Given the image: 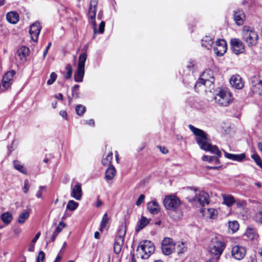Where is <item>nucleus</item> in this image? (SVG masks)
Returning <instances> with one entry per match:
<instances>
[{"instance_id": "473e14b6", "label": "nucleus", "mask_w": 262, "mask_h": 262, "mask_svg": "<svg viewBox=\"0 0 262 262\" xmlns=\"http://www.w3.org/2000/svg\"><path fill=\"white\" fill-rule=\"evenodd\" d=\"M108 220L109 218L108 217L107 214V213H105L102 217L100 224V230L101 232H102L103 230L106 228Z\"/></svg>"}, {"instance_id": "cd10ccee", "label": "nucleus", "mask_w": 262, "mask_h": 262, "mask_svg": "<svg viewBox=\"0 0 262 262\" xmlns=\"http://www.w3.org/2000/svg\"><path fill=\"white\" fill-rule=\"evenodd\" d=\"M1 219L6 225L9 224L12 220V214L9 212H6L2 213L0 217Z\"/></svg>"}, {"instance_id": "ddd939ff", "label": "nucleus", "mask_w": 262, "mask_h": 262, "mask_svg": "<svg viewBox=\"0 0 262 262\" xmlns=\"http://www.w3.org/2000/svg\"><path fill=\"white\" fill-rule=\"evenodd\" d=\"M230 43L232 51L234 54L238 55L244 53L245 46L240 39L237 38L232 39Z\"/></svg>"}, {"instance_id": "37998d69", "label": "nucleus", "mask_w": 262, "mask_h": 262, "mask_svg": "<svg viewBox=\"0 0 262 262\" xmlns=\"http://www.w3.org/2000/svg\"><path fill=\"white\" fill-rule=\"evenodd\" d=\"M85 111V107L82 105H78L76 107V112L77 115H82Z\"/></svg>"}, {"instance_id": "f704fd0d", "label": "nucleus", "mask_w": 262, "mask_h": 262, "mask_svg": "<svg viewBox=\"0 0 262 262\" xmlns=\"http://www.w3.org/2000/svg\"><path fill=\"white\" fill-rule=\"evenodd\" d=\"M97 8H89L88 15L89 18L92 20V23L94 25H95V17Z\"/></svg>"}, {"instance_id": "c85d7f7f", "label": "nucleus", "mask_w": 262, "mask_h": 262, "mask_svg": "<svg viewBox=\"0 0 262 262\" xmlns=\"http://www.w3.org/2000/svg\"><path fill=\"white\" fill-rule=\"evenodd\" d=\"M13 166L14 168L19 171L20 172L26 174L27 173V170L24 167V165L22 164L20 162L18 161H14Z\"/></svg>"}, {"instance_id": "9b49d317", "label": "nucleus", "mask_w": 262, "mask_h": 262, "mask_svg": "<svg viewBox=\"0 0 262 262\" xmlns=\"http://www.w3.org/2000/svg\"><path fill=\"white\" fill-rule=\"evenodd\" d=\"M175 244L172 238H165L162 242L161 248L163 253L166 255L172 253L175 249Z\"/></svg>"}, {"instance_id": "c756f323", "label": "nucleus", "mask_w": 262, "mask_h": 262, "mask_svg": "<svg viewBox=\"0 0 262 262\" xmlns=\"http://www.w3.org/2000/svg\"><path fill=\"white\" fill-rule=\"evenodd\" d=\"M213 41L210 36H205L202 40V46L207 49H210Z\"/></svg>"}, {"instance_id": "8fccbe9b", "label": "nucleus", "mask_w": 262, "mask_h": 262, "mask_svg": "<svg viewBox=\"0 0 262 262\" xmlns=\"http://www.w3.org/2000/svg\"><path fill=\"white\" fill-rule=\"evenodd\" d=\"M245 204L246 203L244 201H239L236 202V207L240 210L243 209L244 208V206H245Z\"/></svg>"}, {"instance_id": "2eb2a0df", "label": "nucleus", "mask_w": 262, "mask_h": 262, "mask_svg": "<svg viewBox=\"0 0 262 262\" xmlns=\"http://www.w3.org/2000/svg\"><path fill=\"white\" fill-rule=\"evenodd\" d=\"M246 253V249L240 246H234L231 250L232 257L237 260H241L245 257Z\"/></svg>"}, {"instance_id": "c9c22d12", "label": "nucleus", "mask_w": 262, "mask_h": 262, "mask_svg": "<svg viewBox=\"0 0 262 262\" xmlns=\"http://www.w3.org/2000/svg\"><path fill=\"white\" fill-rule=\"evenodd\" d=\"M113 159V152L111 151L106 156L105 158L103 157L102 159V163L103 165H110L112 163V160Z\"/></svg>"}, {"instance_id": "6ab92c4d", "label": "nucleus", "mask_w": 262, "mask_h": 262, "mask_svg": "<svg viewBox=\"0 0 262 262\" xmlns=\"http://www.w3.org/2000/svg\"><path fill=\"white\" fill-rule=\"evenodd\" d=\"M230 83L232 87L236 89H242L244 86V81L238 75H235L231 76L230 79Z\"/></svg>"}, {"instance_id": "ea45409f", "label": "nucleus", "mask_w": 262, "mask_h": 262, "mask_svg": "<svg viewBox=\"0 0 262 262\" xmlns=\"http://www.w3.org/2000/svg\"><path fill=\"white\" fill-rule=\"evenodd\" d=\"M229 227L233 232H234L238 229L239 224L237 221L229 222Z\"/></svg>"}, {"instance_id": "4d7b16f0", "label": "nucleus", "mask_w": 262, "mask_h": 262, "mask_svg": "<svg viewBox=\"0 0 262 262\" xmlns=\"http://www.w3.org/2000/svg\"><path fill=\"white\" fill-rule=\"evenodd\" d=\"M98 0H91L90 7L97 8Z\"/></svg>"}, {"instance_id": "7ed1b4c3", "label": "nucleus", "mask_w": 262, "mask_h": 262, "mask_svg": "<svg viewBox=\"0 0 262 262\" xmlns=\"http://www.w3.org/2000/svg\"><path fill=\"white\" fill-rule=\"evenodd\" d=\"M163 203L165 208L171 212L170 215L174 220H178L182 216V212L179 209L181 204L178 198L174 195H170L165 198Z\"/></svg>"}, {"instance_id": "72a5a7b5", "label": "nucleus", "mask_w": 262, "mask_h": 262, "mask_svg": "<svg viewBox=\"0 0 262 262\" xmlns=\"http://www.w3.org/2000/svg\"><path fill=\"white\" fill-rule=\"evenodd\" d=\"M149 221L145 217L142 216L139 222L138 225V229L137 230H140L144 228L148 223Z\"/></svg>"}, {"instance_id": "1a4fd4ad", "label": "nucleus", "mask_w": 262, "mask_h": 262, "mask_svg": "<svg viewBox=\"0 0 262 262\" xmlns=\"http://www.w3.org/2000/svg\"><path fill=\"white\" fill-rule=\"evenodd\" d=\"M125 233V227L122 225L119 227L114 244V250L116 254L119 253L122 249L124 244Z\"/></svg>"}, {"instance_id": "09e8293b", "label": "nucleus", "mask_w": 262, "mask_h": 262, "mask_svg": "<svg viewBox=\"0 0 262 262\" xmlns=\"http://www.w3.org/2000/svg\"><path fill=\"white\" fill-rule=\"evenodd\" d=\"M255 220L256 222L262 224V211H258L256 213Z\"/></svg>"}, {"instance_id": "69168bd1", "label": "nucleus", "mask_w": 262, "mask_h": 262, "mask_svg": "<svg viewBox=\"0 0 262 262\" xmlns=\"http://www.w3.org/2000/svg\"><path fill=\"white\" fill-rule=\"evenodd\" d=\"M94 237L96 239H99L100 238V233L98 231H96L95 232Z\"/></svg>"}, {"instance_id": "3c124183", "label": "nucleus", "mask_w": 262, "mask_h": 262, "mask_svg": "<svg viewBox=\"0 0 262 262\" xmlns=\"http://www.w3.org/2000/svg\"><path fill=\"white\" fill-rule=\"evenodd\" d=\"M202 160L204 161H208L209 162H211L214 161V156L205 155L202 157Z\"/></svg>"}, {"instance_id": "b1692460", "label": "nucleus", "mask_w": 262, "mask_h": 262, "mask_svg": "<svg viewBox=\"0 0 262 262\" xmlns=\"http://www.w3.org/2000/svg\"><path fill=\"white\" fill-rule=\"evenodd\" d=\"M225 157L230 160H232L233 161H236L238 162L242 161L246 158V156L245 154H241L239 155L236 154H232L228 153L226 151L224 152Z\"/></svg>"}, {"instance_id": "6e6552de", "label": "nucleus", "mask_w": 262, "mask_h": 262, "mask_svg": "<svg viewBox=\"0 0 262 262\" xmlns=\"http://www.w3.org/2000/svg\"><path fill=\"white\" fill-rule=\"evenodd\" d=\"M213 71L210 69L206 70L202 73L201 77L196 83L194 89H196L198 87L200 86L204 88L206 84L211 85L213 84Z\"/></svg>"}, {"instance_id": "bf43d9fd", "label": "nucleus", "mask_w": 262, "mask_h": 262, "mask_svg": "<svg viewBox=\"0 0 262 262\" xmlns=\"http://www.w3.org/2000/svg\"><path fill=\"white\" fill-rule=\"evenodd\" d=\"M35 243H33V242L31 241V244H30L29 248H28V251L30 252H33L34 251L35 249Z\"/></svg>"}, {"instance_id": "412c9836", "label": "nucleus", "mask_w": 262, "mask_h": 262, "mask_svg": "<svg viewBox=\"0 0 262 262\" xmlns=\"http://www.w3.org/2000/svg\"><path fill=\"white\" fill-rule=\"evenodd\" d=\"M234 20L235 23L241 26L244 24L245 15L242 10L237 9L234 11Z\"/></svg>"}, {"instance_id": "aec40b11", "label": "nucleus", "mask_w": 262, "mask_h": 262, "mask_svg": "<svg viewBox=\"0 0 262 262\" xmlns=\"http://www.w3.org/2000/svg\"><path fill=\"white\" fill-rule=\"evenodd\" d=\"M29 49L26 47H22L18 49L16 54L15 58L16 59H19L21 61H24L26 60V57L29 55Z\"/></svg>"}, {"instance_id": "bb28decb", "label": "nucleus", "mask_w": 262, "mask_h": 262, "mask_svg": "<svg viewBox=\"0 0 262 262\" xmlns=\"http://www.w3.org/2000/svg\"><path fill=\"white\" fill-rule=\"evenodd\" d=\"M116 173V169L113 165H110L105 171V178L107 180L113 179Z\"/></svg>"}, {"instance_id": "0eeeda50", "label": "nucleus", "mask_w": 262, "mask_h": 262, "mask_svg": "<svg viewBox=\"0 0 262 262\" xmlns=\"http://www.w3.org/2000/svg\"><path fill=\"white\" fill-rule=\"evenodd\" d=\"M258 35L253 29L244 28L243 32V39L249 47L255 46L257 43Z\"/></svg>"}, {"instance_id": "e433bc0d", "label": "nucleus", "mask_w": 262, "mask_h": 262, "mask_svg": "<svg viewBox=\"0 0 262 262\" xmlns=\"http://www.w3.org/2000/svg\"><path fill=\"white\" fill-rule=\"evenodd\" d=\"M78 205L79 204L77 202L73 200H70L68 203L66 208L67 210L74 211L77 208Z\"/></svg>"}, {"instance_id": "a878e982", "label": "nucleus", "mask_w": 262, "mask_h": 262, "mask_svg": "<svg viewBox=\"0 0 262 262\" xmlns=\"http://www.w3.org/2000/svg\"><path fill=\"white\" fill-rule=\"evenodd\" d=\"M223 204L228 207L231 206L235 203L234 197L231 194H223Z\"/></svg>"}, {"instance_id": "f3484780", "label": "nucleus", "mask_w": 262, "mask_h": 262, "mask_svg": "<svg viewBox=\"0 0 262 262\" xmlns=\"http://www.w3.org/2000/svg\"><path fill=\"white\" fill-rule=\"evenodd\" d=\"M15 73L14 70L7 72L3 76L2 79V85L4 89H7L10 86L12 83L13 77Z\"/></svg>"}, {"instance_id": "f8f14e48", "label": "nucleus", "mask_w": 262, "mask_h": 262, "mask_svg": "<svg viewBox=\"0 0 262 262\" xmlns=\"http://www.w3.org/2000/svg\"><path fill=\"white\" fill-rule=\"evenodd\" d=\"M227 50L226 41L224 39H218L213 48L215 54L219 56H223Z\"/></svg>"}, {"instance_id": "7c9ffc66", "label": "nucleus", "mask_w": 262, "mask_h": 262, "mask_svg": "<svg viewBox=\"0 0 262 262\" xmlns=\"http://www.w3.org/2000/svg\"><path fill=\"white\" fill-rule=\"evenodd\" d=\"M245 235L248 237V239L250 240H253L256 238L257 236L255 230L251 228H249L247 229Z\"/></svg>"}, {"instance_id": "20e7f679", "label": "nucleus", "mask_w": 262, "mask_h": 262, "mask_svg": "<svg viewBox=\"0 0 262 262\" xmlns=\"http://www.w3.org/2000/svg\"><path fill=\"white\" fill-rule=\"evenodd\" d=\"M155 250L154 244L149 241H144L140 243L137 251L141 254V258L147 259Z\"/></svg>"}, {"instance_id": "39448f33", "label": "nucleus", "mask_w": 262, "mask_h": 262, "mask_svg": "<svg viewBox=\"0 0 262 262\" xmlns=\"http://www.w3.org/2000/svg\"><path fill=\"white\" fill-rule=\"evenodd\" d=\"M87 54L86 53H83L79 56L77 69L74 73L75 81L77 82H81L83 81L85 72V62Z\"/></svg>"}, {"instance_id": "774afa93", "label": "nucleus", "mask_w": 262, "mask_h": 262, "mask_svg": "<svg viewBox=\"0 0 262 262\" xmlns=\"http://www.w3.org/2000/svg\"><path fill=\"white\" fill-rule=\"evenodd\" d=\"M61 259V256H60L59 255H58L56 256V258H55V259L54 262H59Z\"/></svg>"}, {"instance_id": "49530a36", "label": "nucleus", "mask_w": 262, "mask_h": 262, "mask_svg": "<svg viewBox=\"0 0 262 262\" xmlns=\"http://www.w3.org/2000/svg\"><path fill=\"white\" fill-rule=\"evenodd\" d=\"M79 86L78 85H75L72 89V96L74 98H77L79 97L78 93V89Z\"/></svg>"}, {"instance_id": "5701e85b", "label": "nucleus", "mask_w": 262, "mask_h": 262, "mask_svg": "<svg viewBox=\"0 0 262 262\" xmlns=\"http://www.w3.org/2000/svg\"><path fill=\"white\" fill-rule=\"evenodd\" d=\"M147 209L151 214H156L160 211V207L156 201H152L147 204Z\"/></svg>"}, {"instance_id": "4c0bfd02", "label": "nucleus", "mask_w": 262, "mask_h": 262, "mask_svg": "<svg viewBox=\"0 0 262 262\" xmlns=\"http://www.w3.org/2000/svg\"><path fill=\"white\" fill-rule=\"evenodd\" d=\"M215 103L220 106H227L231 103L232 99H215Z\"/></svg>"}, {"instance_id": "f03ea898", "label": "nucleus", "mask_w": 262, "mask_h": 262, "mask_svg": "<svg viewBox=\"0 0 262 262\" xmlns=\"http://www.w3.org/2000/svg\"><path fill=\"white\" fill-rule=\"evenodd\" d=\"M185 194L186 199L192 205L203 207L209 204V194L203 190L189 188L186 189Z\"/></svg>"}, {"instance_id": "9d476101", "label": "nucleus", "mask_w": 262, "mask_h": 262, "mask_svg": "<svg viewBox=\"0 0 262 262\" xmlns=\"http://www.w3.org/2000/svg\"><path fill=\"white\" fill-rule=\"evenodd\" d=\"M251 91L256 96L262 95V80L259 76H254L251 78Z\"/></svg>"}, {"instance_id": "a211bd4d", "label": "nucleus", "mask_w": 262, "mask_h": 262, "mask_svg": "<svg viewBox=\"0 0 262 262\" xmlns=\"http://www.w3.org/2000/svg\"><path fill=\"white\" fill-rule=\"evenodd\" d=\"M202 216L206 219H215L217 217L218 212L214 208H202L200 210Z\"/></svg>"}, {"instance_id": "5fc2aeb1", "label": "nucleus", "mask_w": 262, "mask_h": 262, "mask_svg": "<svg viewBox=\"0 0 262 262\" xmlns=\"http://www.w3.org/2000/svg\"><path fill=\"white\" fill-rule=\"evenodd\" d=\"M104 27H105V22L102 21L100 23L99 25V33L102 34L104 32Z\"/></svg>"}, {"instance_id": "603ef678", "label": "nucleus", "mask_w": 262, "mask_h": 262, "mask_svg": "<svg viewBox=\"0 0 262 262\" xmlns=\"http://www.w3.org/2000/svg\"><path fill=\"white\" fill-rule=\"evenodd\" d=\"M145 199V196L144 194H141L139 198L138 199L137 202H136V205L139 206L140 205L142 202L144 201Z\"/></svg>"}, {"instance_id": "393cba45", "label": "nucleus", "mask_w": 262, "mask_h": 262, "mask_svg": "<svg viewBox=\"0 0 262 262\" xmlns=\"http://www.w3.org/2000/svg\"><path fill=\"white\" fill-rule=\"evenodd\" d=\"M6 18L10 23L15 24L19 20V15L15 11L10 12L7 14Z\"/></svg>"}, {"instance_id": "423d86ee", "label": "nucleus", "mask_w": 262, "mask_h": 262, "mask_svg": "<svg viewBox=\"0 0 262 262\" xmlns=\"http://www.w3.org/2000/svg\"><path fill=\"white\" fill-rule=\"evenodd\" d=\"M226 247L225 244L215 238L212 241V245L210 248V253L216 259H219Z\"/></svg>"}, {"instance_id": "e2e57ef3", "label": "nucleus", "mask_w": 262, "mask_h": 262, "mask_svg": "<svg viewBox=\"0 0 262 262\" xmlns=\"http://www.w3.org/2000/svg\"><path fill=\"white\" fill-rule=\"evenodd\" d=\"M60 115L64 119L67 118V114L65 111H61L59 113Z\"/></svg>"}, {"instance_id": "f257e3e1", "label": "nucleus", "mask_w": 262, "mask_h": 262, "mask_svg": "<svg viewBox=\"0 0 262 262\" xmlns=\"http://www.w3.org/2000/svg\"><path fill=\"white\" fill-rule=\"evenodd\" d=\"M188 128L195 135V141L201 149L221 157V152L217 146L211 144L209 136L206 133L191 124L188 125Z\"/></svg>"}, {"instance_id": "a19ab883", "label": "nucleus", "mask_w": 262, "mask_h": 262, "mask_svg": "<svg viewBox=\"0 0 262 262\" xmlns=\"http://www.w3.org/2000/svg\"><path fill=\"white\" fill-rule=\"evenodd\" d=\"M251 158L255 162L256 164L262 168V162L260 157L257 154H254L251 156Z\"/></svg>"}, {"instance_id": "338daca9", "label": "nucleus", "mask_w": 262, "mask_h": 262, "mask_svg": "<svg viewBox=\"0 0 262 262\" xmlns=\"http://www.w3.org/2000/svg\"><path fill=\"white\" fill-rule=\"evenodd\" d=\"M57 235H58V234H56V233H54V232L53 233L52 236V237H51V241H52V242H54V241H55V239H56V237H57Z\"/></svg>"}, {"instance_id": "de8ad7c7", "label": "nucleus", "mask_w": 262, "mask_h": 262, "mask_svg": "<svg viewBox=\"0 0 262 262\" xmlns=\"http://www.w3.org/2000/svg\"><path fill=\"white\" fill-rule=\"evenodd\" d=\"M45 258V253L40 251L38 255V256L36 258V262H43Z\"/></svg>"}, {"instance_id": "c03bdc74", "label": "nucleus", "mask_w": 262, "mask_h": 262, "mask_svg": "<svg viewBox=\"0 0 262 262\" xmlns=\"http://www.w3.org/2000/svg\"><path fill=\"white\" fill-rule=\"evenodd\" d=\"M46 191V187L45 186H41L39 187L38 190L36 193V196L37 198H42V193Z\"/></svg>"}, {"instance_id": "6e6d98bb", "label": "nucleus", "mask_w": 262, "mask_h": 262, "mask_svg": "<svg viewBox=\"0 0 262 262\" xmlns=\"http://www.w3.org/2000/svg\"><path fill=\"white\" fill-rule=\"evenodd\" d=\"M29 189V185L28 181L27 180H26L25 181L24 186L23 187V191H24V193H26L28 192Z\"/></svg>"}, {"instance_id": "79ce46f5", "label": "nucleus", "mask_w": 262, "mask_h": 262, "mask_svg": "<svg viewBox=\"0 0 262 262\" xmlns=\"http://www.w3.org/2000/svg\"><path fill=\"white\" fill-rule=\"evenodd\" d=\"M66 227V225L63 222H60L58 224V226L56 227L55 231L54 232L57 234H58L60 232H61L62 229Z\"/></svg>"}, {"instance_id": "864d4df0", "label": "nucleus", "mask_w": 262, "mask_h": 262, "mask_svg": "<svg viewBox=\"0 0 262 262\" xmlns=\"http://www.w3.org/2000/svg\"><path fill=\"white\" fill-rule=\"evenodd\" d=\"M178 248H180V249L178 250V253H183L185 250V247L184 246V244L183 243H181L178 246Z\"/></svg>"}, {"instance_id": "052dcab7", "label": "nucleus", "mask_w": 262, "mask_h": 262, "mask_svg": "<svg viewBox=\"0 0 262 262\" xmlns=\"http://www.w3.org/2000/svg\"><path fill=\"white\" fill-rule=\"evenodd\" d=\"M158 148H159L161 152H162L163 154H167L168 151V149L165 147L159 146Z\"/></svg>"}, {"instance_id": "13d9d810", "label": "nucleus", "mask_w": 262, "mask_h": 262, "mask_svg": "<svg viewBox=\"0 0 262 262\" xmlns=\"http://www.w3.org/2000/svg\"><path fill=\"white\" fill-rule=\"evenodd\" d=\"M85 123L92 126H95V121L94 119H90L89 120H85Z\"/></svg>"}, {"instance_id": "58836bf2", "label": "nucleus", "mask_w": 262, "mask_h": 262, "mask_svg": "<svg viewBox=\"0 0 262 262\" xmlns=\"http://www.w3.org/2000/svg\"><path fill=\"white\" fill-rule=\"evenodd\" d=\"M66 72L64 75V78H66V79H69L71 78L73 70L72 66L70 64H68L66 66Z\"/></svg>"}, {"instance_id": "0e129e2a", "label": "nucleus", "mask_w": 262, "mask_h": 262, "mask_svg": "<svg viewBox=\"0 0 262 262\" xmlns=\"http://www.w3.org/2000/svg\"><path fill=\"white\" fill-rule=\"evenodd\" d=\"M102 202H101V201L98 199L96 206L97 207H99L102 205Z\"/></svg>"}, {"instance_id": "2f4dec72", "label": "nucleus", "mask_w": 262, "mask_h": 262, "mask_svg": "<svg viewBox=\"0 0 262 262\" xmlns=\"http://www.w3.org/2000/svg\"><path fill=\"white\" fill-rule=\"evenodd\" d=\"M29 216V213L27 211H24L19 215L17 222L19 224H23Z\"/></svg>"}, {"instance_id": "4468645a", "label": "nucleus", "mask_w": 262, "mask_h": 262, "mask_svg": "<svg viewBox=\"0 0 262 262\" xmlns=\"http://www.w3.org/2000/svg\"><path fill=\"white\" fill-rule=\"evenodd\" d=\"M41 29L40 23L38 21L35 22L30 26L29 33L33 41L35 42L37 41Z\"/></svg>"}, {"instance_id": "680f3d73", "label": "nucleus", "mask_w": 262, "mask_h": 262, "mask_svg": "<svg viewBox=\"0 0 262 262\" xmlns=\"http://www.w3.org/2000/svg\"><path fill=\"white\" fill-rule=\"evenodd\" d=\"M40 234H41V233L39 232L37 233L35 235V237L32 240V242H33V243H36V241L38 240V239L40 237Z\"/></svg>"}, {"instance_id": "4be33fe9", "label": "nucleus", "mask_w": 262, "mask_h": 262, "mask_svg": "<svg viewBox=\"0 0 262 262\" xmlns=\"http://www.w3.org/2000/svg\"><path fill=\"white\" fill-rule=\"evenodd\" d=\"M216 96L221 98H228L232 96V93L228 88L220 87L216 90Z\"/></svg>"}, {"instance_id": "dca6fc26", "label": "nucleus", "mask_w": 262, "mask_h": 262, "mask_svg": "<svg viewBox=\"0 0 262 262\" xmlns=\"http://www.w3.org/2000/svg\"><path fill=\"white\" fill-rule=\"evenodd\" d=\"M82 191L81 184L76 182L74 185H71V196L76 200L80 201L81 199Z\"/></svg>"}, {"instance_id": "a18cd8bd", "label": "nucleus", "mask_w": 262, "mask_h": 262, "mask_svg": "<svg viewBox=\"0 0 262 262\" xmlns=\"http://www.w3.org/2000/svg\"><path fill=\"white\" fill-rule=\"evenodd\" d=\"M56 78L57 74L54 72H52L50 75V79L47 81V84L48 85L52 84L56 80Z\"/></svg>"}]
</instances>
